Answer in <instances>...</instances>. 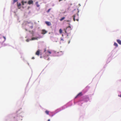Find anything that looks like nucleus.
<instances>
[{"label": "nucleus", "instance_id": "f257e3e1", "mask_svg": "<svg viewBox=\"0 0 121 121\" xmlns=\"http://www.w3.org/2000/svg\"><path fill=\"white\" fill-rule=\"evenodd\" d=\"M73 20L74 21L75 20L78 21L79 20L78 15V14H75L73 16Z\"/></svg>", "mask_w": 121, "mask_h": 121}, {"label": "nucleus", "instance_id": "f03ea898", "mask_svg": "<svg viewBox=\"0 0 121 121\" xmlns=\"http://www.w3.org/2000/svg\"><path fill=\"white\" fill-rule=\"evenodd\" d=\"M41 34H44L47 33V31L45 30H42L41 31Z\"/></svg>", "mask_w": 121, "mask_h": 121}, {"label": "nucleus", "instance_id": "7ed1b4c3", "mask_svg": "<svg viewBox=\"0 0 121 121\" xmlns=\"http://www.w3.org/2000/svg\"><path fill=\"white\" fill-rule=\"evenodd\" d=\"M82 92H81L78 93L77 95L75 97V98H76L77 97L79 96H82Z\"/></svg>", "mask_w": 121, "mask_h": 121}, {"label": "nucleus", "instance_id": "20e7f679", "mask_svg": "<svg viewBox=\"0 0 121 121\" xmlns=\"http://www.w3.org/2000/svg\"><path fill=\"white\" fill-rule=\"evenodd\" d=\"M45 23L48 26H50L51 25V24L50 22L46 21L45 22Z\"/></svg>", "mask_w": 121, "mask_h": 121}, {"label": "nucleus", "instance_id": "39448f33", "mask_svg": "<svg viewBox=\"0 0 121 121\" xmlns=\"http://www.w3.org/2000/svg\"><path fill=\"white\" fill-rule=\"evenodd\" d=\"M33 1L32 0H29L28 2V4H33Z\"/></svg>", "mask_w": 121, "mask_h": 121}, {"label": "nucleus", "instance_id": "423d86ee", "mask_svg": "<svg viewBox=\"0 0 121 121\" xmlns=\"http://www.w3.org/2000/svg\"><path fill=\"white\" fill-rule=\"evenodd\" d=\"M40 54V51L38 50L35 53V55L39 56Z\"/></svg>", "mask_w": 121, "mask_h": 121}, {"label": "nucleus", "instance_id": "0eeeda50", "mask_svg": "<svg viewBox=\"0 0 121 121\" xmlns=\"http://www.w3.org/2000/svg\"><path fill=\"white\" fill-rule=\"evenodd\" d=\"M39 38L38 37H33L31 38L32 40H37Z\"/></svg>", "mask_w": 121, "mask_h": 121}, {"label": "nucleus", "instance_id": "6e6552de", "mask_svg": "<svg viewBox=\"0 0 121 121\" xmlns=\"http://www.w3.org/2000/svg\"><path fill=\"white\" fill-rule=\"evenodd\" d=\"M117 42L120 45H121V40L119 39L117 40Z\"/></svg>", "mask_w": 121, "mask_h": 121}, {"label": "nucleus", "instance_id": "1a4fd4ad", "mask_svg": "<svg viewBox=\"0 0 121 121\" xmlns=\"http://www.w3.org/2000/svg\"><path fill=\"white\" fill-rule=\"evenodd\" d=\"M17 6L18 9H20L21 8L20 6H21V4L20 3H18V2H17Z\"/></svg>", "mask_w": 121, "mask_h": 121}, {"label": "nucleus", "instance_id": "9d476101", "mask_svg": "<svg viewBox=\"0 0 121 121\" xmlns=\"http://www.w3.org/2000/svg\"><path fill=\"white\" fill-rule=\"evenodd\" d=\"M21 3H22V5H24V4H25V3L26 4L27 3V2L26 1H22Z\"/></svg>", "mask_w": 121, "mask_h": 121}, {"label": "nucleus", "instance_id": "9b49d317", "mask_svg": "<svg viewBox=\"0 0 121 121\" xmlns=\"http://www.w3.org/2000/svg\"><path fill=\"white\" fill-rule=\"evenodd\" d=\"M35 4L36 5V6L37 7H39L40 5H39L38 4V1L36 2L35 3Z\"/></svg>", "mask_w": 121, "mask_h": 121}, {"label": "nucleus", "instance_id": "f8f14e48", "mask_svg": "<svg viewBox=\"0 0 121 121\" xmlns=\"http://www.w3.org/2000/svg\"><path fill=\"white\" fill-rule=\"evenodd\" d=\"M114 45L116 47H117L118 46V44L115 42L114 43Z\"/></svg>", "mask_w": 121, "mask_h": 121}, {"label": "nucleus", "instance_id": "ddd939ff", "mask_svg": "<svg viewBox=\"0 0 121 121\" xmlns=\"http://www.w3.org/2000/svg\"><path fill=\"white\" fill-rule=\"evenodd\" d=\"M45 112L48 115L49 114V112L47 110H46L45 111Z\"/></svg>", "mask_w": 121, "mask_h": 121}, {"label": "nucleus", "instance_id": "4468645a", "mask_svg": "<svg viewBox=\"0 0 121 121\" xmlns=\"http://www.w3.org/2000/svg\"><path fill=\"white\" fill-rule=\"evenodd\" d=\"M59 33L60 34H61L62 33V30L61 29H60L59 30Z\"/></svg>", "mask_w": 121, "mask_h": 121}, {"label": "nucleus", "instance_id": "2eb2a0df", "mask_svg": "<svg viewBox=\"0 0 121 121\" xmlns=\"http://www.w3.org/2000/svg\"><path fill=\"white\" fill-rule=\"evenodd\" d=\"M65 17H63L61 19H60V21H62L63 20H64L65 19Z\"/></svg>", "mask_w": 121, "mask_h": 121}, {"label": "nucleus", "instance_id": "dca6fc26", "mask_svg": "<svg viewBox=\"0 0 121 121\" xmlns=\"http://www.w3.org/2000/svg\"><path fill=\"white\" fill-rule=\"evenodd\" d=\"M17 0H13V3L14 4L17 1Z\"/></svg>", "mask_w": 121, "mask_h": 121}, {"label": "nucleus", "instance_id": "f3484780", "mask_svg": "<svg viewBox=\"0 0 121 121\" xmlns=\"http://www.w3.org/2000/svg\"><path fill=\"white\" fill-rule=\"evenodd\" d=\"M47 52L50 54H51V52L50 51H48Z\"/></svg>", "mask_w": 121, "mask_h": 121}, {"label": "nucleus", "instance_id": "a211bd4d", "mask_svg": "<svg viewBox=\"0 0 121 121\" xmlns=\"http://www.w3.org/2000/svg\"><path fill=\"white\" fill-rule=\"evenodd\" d=\"M50 10H51V9H48V11H47V12H49V11H50Z\"/></svg>", "mask_w": 121, "mask_h": 121}, {"label": "nucleus", "instance_id": "6ab92c4d", "mask_svg": "<svg viewBox=\"0 0 121 121\" xmlns=\"http://www.w3.org/2000/svg\"><path fill=\"white\" fill-rule=\"evenodd\" d=\"M60 40L61 41H64V40L62 38H61Z\"/></svg>", "mask_w": 121, "mask_h": 121}, {"label": "nucleus", "instance_id": "aec40b11", "mask_svg": "<svg viewBox=\"0 0 121 121\" xmlns=\"http://www.w3.org/2000/svg\"><path fill=\"white\" fill-rule=\"evenodd\" d=\"M3 38H4V41H5V40H6V38H5V37L4 36H3Z\"/></svg>", "mask_w": 121, "mask_h": 121}, {"label": "nucleus", "instance_id": "412c9836", "mask_svg": "<svg viewBox=\"0 0 121 121\" xmlns=\"http://www.w3.org/2000/svg\"><path fill=\"white\" fill-rule=\"evenodd\" d=\"M26 41L27 42H28L29 41V40L28 39H27L26 40Z\"/></svg>", "mask_w": 121, "mask_h": 121}, {"label": "nucleus", "instance_id": "4be33fe9", "mask_svg": "<svg viewBox=\"0 0 121 121\" xmlns=\"http://www.w3.org/2000/svg\"><path fill=\"white\" fill-rule=\"evenodd\" d=\"M35 59V58L34 57H32V59Z\"/></svg>", "mask_w": 121, "mask_h": 121}, {"label": "nucleus", "instance_id": "5701e85b", "mask_svg": "<svg viewBox=\"0 0 121 121\" xmlns=\"http://www.w3.org/2000/svg\"><path fill=\"white\" fill-rule=\"evenodd\" d=\"M48 121H50V119H48Z\"/></svg>", "mask_w": 121, "mask_h": 121}, {"label": "nucleus", "instance_id": "b1692460", "mask_svg": "<svg viewBox=\"0 0 121 121\" xmlns=\"http://www.w3.org/2000/svg\"><path fill=\"white\" fill-rule=\"evenodd\" d=\"M62 0H59V1L60 2Z\"/></svg>", "mask_w": 121, "mask_h": 121}, {"label": "nucleus", "instance_id": "393cba45", "mask_svg": "<svg viewBox=\"0 0 121 121\" xmlns=\"http://www.w3.org/2000/svg\"><path fill=\"white\" fill-rule=\"evenodd\" d=\"M42 56H40V58H42Z\"/></svg>", "mask_w": 121, "mask_h": 121}, {"label": "nucleus", "instance_id": "a878e982", "mask_svg": "<svg viewBox=\"0 0 121 121\" xmlns=\"http://www.w3.org/2000/svg\"><path fill=\"white\" fill-rule=\"evenodd\" d=\"M65 32L66 33L67 32H66V31H65Z\"/></svg>", "mask_w": 121, "mask_h": 121}, {"label": "nucleus", "instance_id": "bb28decb", "mask_svg": "<svg viewBox=\"0 0 121 121\" xmlns=\"http://www.w3.org/2000/svg\"><path fill=\"white\" fill-rule=\"evenodd\" d=\"M120 96L121 97V95H120Z\"/></svg>", "mask_w": 121, "mask_h": 121}, {"label": "nucleus", "instance_id": "cd10ccee", "mask_svg": "<svg viewBox=\"0 0 121 121\" xmlns=\"http://www.w3.org/2000/svg\"><path fill=\"white\" fill-rule=\"evenodd\" d=\"M45 51H46V50H45Z\"/></svg>", "mask_w": 121, "mask_h": 121}]
</instances>
